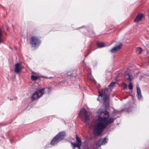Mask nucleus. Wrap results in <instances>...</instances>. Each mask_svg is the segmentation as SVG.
<instances>
[{"label":"nucleus","mask_w":149,"mask_h":149,"mask_svg":"<svg viewBox=\"0 0 149 149\" xmlns=\"http://www.w3.org/2000/svg\"><path fill=\"white\" fill-rule=\"evenodd\" d=\"M98 116L93 126V134L95 135H100L108 125L111 124L114 121L112 118H109V112L106 110H99Z\"/></svg>","instance_id":"obj_1"},{"label":"nucleus","mask_w":149,"mask_h":149,"mask_svg":"<svg viewBox=\"0 0 149 149\" xmlns=\"http://www.w3.org/2000/svg\"><path fill=\"white\" fill-rule=\"evenodd\" d=\"M99 95L97 98V100L100 101V97H101V99L103 101V105L105 106V107H107L109 106V95L108 94V89L106 88L105 89H102L100 91H99Z\"/></svg>","instance_id":"obj_2"},{"label":"nucleus","mask_w":149,"mask_h":149,"mask_svg":"<svg viewBox=\"0 0 149 149\" xmlns=\"http://www.w3.org/2000/svg\"><path fill=\"white\" fill-rule=\"evenodd\" d=\"M51 90V88H48L37 89L32 95L31 99L33 100H36L41 97L45 93L47 92L49 93Z\"/></svg>","instance_id":"obj_3"},{"label":"nucleus","mask_w":149,"mask_h":149,"mask_svg":"<svg viewBox=\"0 0 149 149\" xmlns=\"http://www.w3.org/2000/svg\"><path fill=\"white\" fill-rule=\"evenodd\" d=\"M65 136V132H62L58 133L52 140L51 144L54 145L62 140Z\"/></svg>","instance_id":"obj_4"},{"label":"nucleus","mask_w":149,"mask_h":149,"mask_svg":"<svg viewBox=\"0 0 149 149\" xmlns=\"http://www.w3.org/2000/svg\"><path fill=\"white\" fill-rule=\"evenodd\" d=\"M81 114H83L84 117V123L86 124H88V121L89 120L90 115L88 114V113L86 110L84 108H82L80 110L79 113V116H80Z\"/></svg>","instance_id":"obj_5"},{"label":"nucleus","mask_w":149,"mask_h":149,"mask_svg":"<svg viewBox=\"0 0 149 149\" xmlns=\"http://www.w3.org/2000/svg\"><path fill=\"white\" fill-rule=\"evenodd\" d=\"M41 43V41L38 37L33 36L30 40V44L33 47H36L39 46Z\"/></svg>","instance_id":"obj_6"},{"label":"nucleus","mask_w":149,"mask_h":149,"mask_svg":"<svg viewBox=\"0 0 149 149\" xmlns=\"http://www.w3.org/2000/svg\"><path fill=\"white\" fill-rule=\"evenodd\" d=\"M106 137L104 139H100L99 141L96 143V145L97 146H100L102 145L105 144L107 143Z\"/></svg>","instance_id":"obj_7"},{"label":"nucleus","mask_w":149,"mask_h":149,"mask_svg":"<svg viewBox=\"0 0 149 149\" xmlns=\"http://www.w3.org/2000/svg\"><path fill=\"white\" fill-rule=\"evenodd\" d=\"M15 71L16 73H19L22 70V66L19 63H17L15 65Z\"/></svg>","instance_id":"obj_8"},{"label":"nucleus","mask_w":149,"mask_h":149,"mask_svg":"<svg viewBox=\"0 0 149 149\" xmlns=\"http://www.w3.org/2000/svg\"><path fill=\"white\" fill-rule=\"evenodd\" d=\"M122 46V44L120 43L119 45L114 47L110 50V52L111 53H114L116 51L118 50L121 48V47Z\"/></svg>","instance_id":"obj_9"},{"label":"nucleus","mask_w":149,"mask_h":149,"mask_svg":"<svg viewBox=\"0 0 149 149\" xmlns=\"http://www.w3.org/2000/svg\"><path fill=\"white\" fill-rule=\"evenodd\" d=\"M125 78L126 81L130 82H131L133 77L132 75L127 74L125 75Z\"/></svg>","instance_id":"obj_10"},{"label":"nucleus","mask_w":149,"mask_h":149,"mask_svg":"<svg viewBox=\"0 0 149 149\" xmlns=\"http://www.w3.org/2000/svg\"><path fill=\"white\" fill-rule=\"evenodd\" d=\"M143 17V14L138 15L134 19V21L136 22H138L142 20Z\"/></svg>","instance_id":"obj_11"},{"label":"nucleus","mask_w":149,"mask_h":149,"mask_svg":"<svg viewBox=\"0 0 149 149\" xmlns=\"http://www.w3.org/2000/svg\"><path fill=\"white\" fill-rule=\"evenodd\" d=\"M136 89L138 98L140 99L142 97V95L140 89L139 87H137Z\"/></svg>","instance_id":"obj_12"},{"label":"nucleus","mask_w":149,"mask_h":149,"mask_svg":"<svg viewBox=\"0 0 149 149\" xmlns=\"http://www.w3.org/2000/svg\"><path fill=\"white\" fill-rule=\"evenodd\" d=\"M71 143L73 146L74 149V148L76 149V147L78 148V149H80L81 148V144L77 143H75L74 142L72 143Z\"/></svg>","instance_id":"obj_13"},{"label":"nucleus","mask_w":149,"mask_h":149,"mask_svg":"<svg viewBox=\"0 0 149 149\" xmlns=\"http://www.w3.org/2000/svg\"><path fill=\"white\" fill-rule=\"evenodd\" d=\"M98 47L101 48L105 46V44L104 42L98 43L97 44Z\"/></svg>","instance_id":"obj_14"},{"label":"nucleus","mask_w":149,"mask_h":149,"mask_svg":"<svg viewBox=\"0 0 149 149\" xmlns=\"http://www.w3.org/2000/svg\"><path fill=\"white\" fill-rule=\"evenodd\" d=\"M77 143H78L81 145V141L80 139L77 135L76 136Z\"/></svg>","instance_id":"obj_15"},{"label":"nucleus","mask_w":149,"mask_h":149,"mask_svg":"<svg viewBox=\"0 0 149 149\" xmlns=\"http://www.w3.org/2000/svg\"><path fill=\"white\" fill-rule=\"evenodd\" d=\"M142 50V49L141 48L138 47L137 48L136 52L138 54H140L141 53Z\"/></svg>","instance_id":"obj_16"},{"label":"nucleus","mask_w":149,"mask_h":149,"mask_svg":"<svg viewBox=\"0 0 149 149\" xmlns=\"http://www.w3.org/2000/svg\"><path fill=\"white\" fill-rule=\"evenodd\" d=\"M31 79L33 81H35L37 79H38V77L36 76H35L33 75H32L31 76Z\"/></svg>","instance_id":"obj_17"},{"label":"nucleus","mask_w":149,"mask_h":149,"mask_svg":"<svg viewBox=\"0 0 149 149\" xmlns=\"http://www.w3.org/2000/svg\"><path fill=\"white\" fill-rule=\"evenodd\" d=\"M128 88L130 90H132L133 89V86L131 82H130L128 85Z\"/></svg>","instance_id":"obj_18"},{"label":"nucleus","mask_w":149,"mask_h":149,"mask_svg":"<svg viewBox=\"0 0 149 149\" xmlns=\"http://www.w3.org/2000/svg\"><path fill=\"white\" fill-rule=\"evenodd\" d=\"M115 82H112L109 85V86L113 87L115 86Z\"/></svg>","instance_id":"obj_19"},{"label":"nucleus","mask_w":149,"mask_h":149,"mask_svg":"<svg viewBox=\"0 0 149 149\" xmlns=\"http://www.w3.org/2000/svg\"><path fill=\"white\" fill-rule=\"evenodd\" d=\"M47 78H48V79H51L52 78V77H47Z\"/></svg>","instance_id":"obj_20"},{"label":"nucleus","mask_w":149,"mask_h":149,"mask_svg":"<svg viewBox=\"0 0 149 149\" xmlns=\"http://www.w3.org/2000/svg\"><path fill=\"white\" fill-rule=\"evenodd\" d=\"M126 86H127V84H125Z\"/></svg>","instance_id":"obj_21"},{"label":"nucleus","mask_w":149,"mask_h":149,"mask_svg":"<svg viewBox=\"0 0 149 149\" xmlns=\"http://www.w3.org/2000/svg\"><path fill=\"white\" fill-rule=\"evenodd\" d=\"M86 149H88V148H86Z\"/></svg>","instance_id":"obj_22"}]
</instances>
